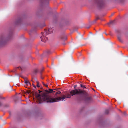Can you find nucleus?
<instances>
[{
  "mask_svg": "<svg viewBox=\"0 0 128 128\" xmlns=\"http://www.w3.org/2000/svg\"><path fill=\"white\" fill-rule=\"evenodd\" d=\"M36 82L37 84V86L38 87V88L40 87V85L39 84V82L38 81H37Z\"/></svg>",
  "mask_w": 128,
  "mask_h": 128,
  "instance_id": "9b49d317",
  "label": "nucleus"
},
{
  "mask_svg": "<svg viewBox=\"0 0 128 128\" xmlns=\"http://www.w3.org/2000/svg\"><path fill=\"white\" fill-rule=\"evenodd\" d=\"M113 22H110V23H109V24H112Z\"/></svg>",
  "mask_w": 128,
  "mask_h": 128,
  "instance_id": "a211bd4d",
  "label": "nucleus"
},
{
  "mask_svg": "<svg viewBox=\"0 0 128 128\" xmlns=\"http://www.w3.org/2000/svg\"><path fill=\"white\" fill-rule=\"evenodd\" d=\"M96 2L98 5L100 6H102L104 4L102 0H96Z\"/></svg>",
  "mask_w": 128,
  "mask_h": 128,
  "instance_id": "20e7f679",
  "label": "nucleus"
},
{
  "mask_svg": "<svg viewBox=\"0 0 128 128\" xmlns=\"http://www.w3.org/2000/svg\"><path fill=\"white\" fill-rule=\"evenodd\" d=\"M126 112H124V115H126Z\"/></svg>",
  "mask_w": 128,
  "mask_h": 128,
  "instance_id": "f3484780",
  "label": "nucleus"
},
{
  "mask_svg": "<svg viewBox=\"0 0 128 128\" xmlns=\"http://www.w3.org/2000/svg\"><path fill=\"white\" fill-rule=\"evenodd\" d=\"M61 92L60 91H58L57 92H56V93H55V94H56V95L58 94H60L61 93Z\"/></svg>",
  "mask_w": 128,
  "mask_h": 128,
  "instance_id": "1a4fd4ad",
  "label": "nucleus"
},
{
  "mask_svg": "<svg viewBox=\"0 0 128 128\" xmlns=\"http://www.w3.org/2000/svg\"><path fill=\"white\" fill-rule=\"evenodd\" d=\"M25 83L27 85H30V83L27 80H25Z\"/></svg>",
  "mask_w": 128,
  "mask_h": 128,
  "instance_id": "0eeeda50",
  "label": "nucleus"
},
{
  "mask_svg": "<svg viewBox=\"0 0 128 128\" xmlns=\"http://www.w3.org/2000/svg\"><path fill=\"white\" fill-rule=\"evenodd\" d=\"M18 68H19V69L20 68V69H21V70L22 69V67H18Z\"/></svg>",
  "mask_w": 128,
  "mask_h": 128,
  "instance_id": "dca6fc26",
  "label": "nucleus"
},
{
  "mask_svg": "<svg viewBox=\"0 0 128 128\" xmlns=\"http://www.w3.org/2000/svg\"><path fill=\"white\" fill-rule=\"evenodd\" d=\"M76 86H74V88H76Z\"/></svg>",
  "mask_w": 128,
  "mask_h": 128,
  "instance_id": "aec40b11",
  "label": "nucleus"
},
{
  "mask_svg": "<svg viewBox=\"0 0 128 128\" xmlns=\"http://www.w3.org/2000/svg\"><path fill=\"white\" fill-rule=\"evenodd\" d=\"M70 94H68L66 96L64 95L62 97L57 98H51L49 96L47 95L45 93H44L41 96L38 94L36 97L39 102V103L40 104L44 101L47 103H51L58 102L61 100H63L66 98H70L71 96L74 95H78L81 96H86V92L80 89L74 90L70 92Z\"/></svg>",
  "mask_w": 128,
  "mask_h": 128,
  "instance_id": "f257e3e1",
  "label": "nucleus"
},
{
  "mask_svg": "<svg viewBox=\"0 0 128 128\" xmlns=\"http://www.w3.org/2000/svg\"><path fill=\"white\" fill-rule=\"evenodd\" d=\"M44 85L46 87H48V85L46 84H44Z\"/></svg>",
  "mask_w": 128,
  "mask_h": 128,
  "instance_id": "4468645a",
  "label": "nucleus"
},
{
  "mask_svg": "<svg viewBox=\"0 0 128 128\" xmlns=\"http://www.w3.org/2000/svg\"><path fill=\"white\" fill-rule=\"evenodd\" d=\"M33 86L35 88H36L35 86V85H34V84H33Z\"/></svg>",
  "mask_w": 128,
  "mask_h": 128,
  "instance_id": "6ab92c4d",
  "label": "nucleus"
},
{
  "mask_svg": "<svg viewBox=\"0 0 128 128\" xmlns=\"http://www.w3.org/2000/svg\"><path fill=\"white\" fill-rule=\"evenodd\" d=\"M1 103L0 102V106L1 105Z\"/></svg>",
  "mask_w": 128,
  "mask_h": 128,
  "instance_id": "5701e85b",
  "label": "nucleus"
},
{
  "mask_svg": "<svg viewBox=\"0 0 128 128\" xmlns=\"http://www.w3.org/2000/svg\"><path fill=\"white\" fill-rule=\"evenodd\" d=\"M20 22V21H19V22Z\"/></svg>",
  "mask_w": 128,
  "mask_h": 128,
  "instance_id": "b1692460",
  "label": "nucleus"
},
{
  "mask_svg": "<svg viewBox=\"0 0 128 128\" xmlns=\"http://www.w3.org/2000/svg\"><path fill=\"white\" fill-rule=\"evenodd\" d=\"M80 86L81 88H86V87L84 85H83L82 84H80Z\"/></svg>",
  "mask_w": 128,
  "mask_h": 128,
  "instance_id": "6e6552de",
  "label": "nucleus"
},
{
  "mask_svg": "<svg viewBox=\"0 0 128 128\" xmlns=\"http://www.w3.org/2000/svg\"><path fill=\"white\" fill-rule=\"evenodd\" d=\"M118 40H120V41H121V40L120 37L119 36H118Z\"/></svg>",
  "mask_w": 128,
  "mask_h": 128,
  "instance_id": "f8f14e48",
  "label": "nucleus"
},
{
  "mask_svg": "<svg viewBox=\"0 0 128 128\" xmlns=\"http://www.w3.org/2000/svg\"><path fill=\"white\" fill-rule=\"evenodd\" d=\"M8 40V39L5 38L3 36L0 37V44H4Z\"/></svg>",
  "mask_w": 128,
  "mask_h": 128,
  "instance_id": "7ed1b4c3",
  "label": "nucleus"
},
{
  "mask_svg": "<svg viewBox=\"0 0 128 128\" xmlns=\"http://www.w3.org/2000/svg\"><path fill=\"white\" fill-rule=\"evenodd\" d=\"M39 93H40L41 92V91H40V90H39Z\"/></svg>",
  "mask_w": 128,
  "mask_h": 128,
  "instance_id": "4be33fe9",
  "label": "nucleus"
},
{
  "mask_svg": "<svg viewBox=\"0 0 128 128\" xmlns=\"http://www.w3.org/2000/svg\"><path fill=\"white\" fill-rule=\"evenodd\" d=\"M49 91H48L47 90H45V91L48 92H53V93H54L55 92V91H54V90L52 89H49Z\"/></svg>",
  "mask_w": 128,
  "mask_h": 128,
  "instance_id": "423d86ee",
  "label": "nucleus"
},
{
  "mask_svg": "<svg viewBox=\"0 0 128 128\" xmlns=\"http://www.w3.org/2000/svg\"><path fill=\"white\" fill-rule=\"evenodd\" d=\"M53 29L52 28H49L48 31H46L45 30V32L44 33L42 32V36L40 37L41 41L44 42H45L48 40V38L47 37L45 36V35H48L50 33L52 32Z\"/></svg>",
  "mask_w": 128,
  "mask_h": 128,
  "instance_id": "f03ea898",
  "label": "nucleus"
},
{
  "mask_svg": "<svg viewBox=\"0 0 128 128\" xmlns=\"http://www.w3.org/2000/svg\"><path fill=\"white\" fill-rule=\"evenodd\" d=\"M42 84H43V85H44V82H42Z\"/></svg>",
  "mask_w": 128,
  "mask_h": 128,
  "instance_id": "412c9836",
  "label": "nucleus"
},
{
  "mask_svg": "<svg viewBox=\"0 0 128 128\" xmlns=\"http://www.w3.org/2000/svg\"><path fill=\"white\" fill-rule=\"evenodd\" d=\"M38 72V69H35L34 70V72L35 73H37Z\"/></svg>",
  "mask_w": 128,
  "mask_h": 128,
  "instance_id": "9d476101",
  "label": "nucleus"
},
{
  "mask_svg": "<svg viewBox=\"0 0 128 128\" xmlns=\"http://www.w3.org/2000/svg\"><path fill=\"white\" fill-rule=\"evenodd\" d=\"M108 112H109V111L108 110H106V111L105 112H106V114H108Z\"/></svg>",
  "mask_w": 128,
  "mask_h": 128,
  "instance_id": "ddd939ff",
  "label": "nucleus"
},
{
  "mask_svg": "<svg viewBox=\"0 0 128 128\" xmlns=\"http://www.w3.org/2000/svg\"><path fill=\"white\" fill-rule=\"evenodd\" d=\"M85 100L86 102H90L93 101L92 98L90 97L86 98Z\"/></svg>",
  "mask_w": 128,
  "mask_h": 128,
  "instance_id": "39448f33",
  "label": "nucleus"
},
{
  "mask_svg": "<svg viewBox=\"0 0 128 128\" xmlns=\"http://www.w3.org/2000/svg\"><path fill=\"white\" fill-rule=\"evenodd\" d=\"M67 39V38H66V36H65V39H62L63 40H66V39Z\"/></svg>",
  "mask_w": 128,
  "mask_h": 128,
  "instance_id": "2eb2a0df",
  "label": "nucleus"
}]
</instances>
